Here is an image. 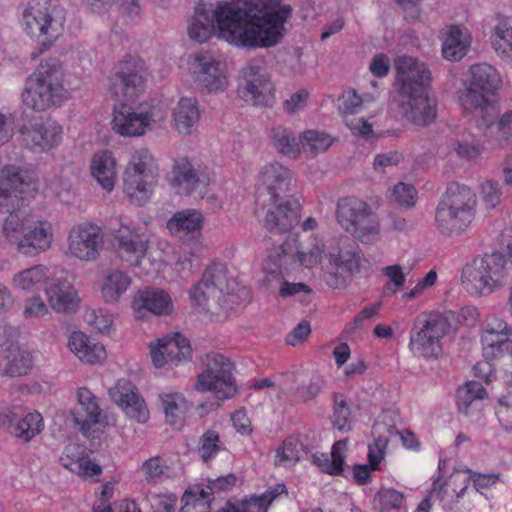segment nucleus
<instances>
[{
  "instance_id": "6ab92c4d",
  "label": "nucleus",
  "mask_w": 512,
  "mask_h": 512,
  "mask_svg": "<svg viewBox=\"0 0 512 512\" xmlns=\"http://www.w3.org/2000/svg\"><path fill=\"white\" fill-rule=\"evenodd\" d=\"M103 244L100 227L90 223L78 225L69 234L70 254L80 260H95Z\"/></svg>"
},
{
  "instance_id": "1a4fd4ad",
  "label": "nucleus",
  "mask_w": 512,
  "mask_h": 512,
  "mask_svg": "<svg viewBox=\"0 0 512 512\" xmlns=\"http://www.w3.org/2000/svg\"><path fill=\"white\" fill-rule=\"evenodd\" d=\"M508 276L509 267L505 256L494 252L476 258L472 265H466L461 279L470 294L482 295L502 288L507 283Z\"/></svg>"
},
{
  "instance_id": "f3484780",
  "label": "nucleus",
  "mask_w": 512,
  "mask_h": 512,
  "mask_svg": "<svg viewBox=\"0 0 512 512\" xmlns=\"http://www.w3.org/2000/svg\"><path fill=\"white\" fill-rule=\"evenodd\" d=\"M210 183L208 174L200 165H195L187 158L177 159L170 177L171 187L181 195H194L204 198Z\"/></svg>"
},
{
  "instance_id": "f8f14e48",
  "label": "nucleus",
  "mask_w": 512,
  "mask_h": 512,
  "mask_svg": "<svg viewBox=\"0 0 512 512\" xmlns=\"http://www.w3.org/2000/svg\"><path fill=\"white\" fill-rule=\"evenodd\" d=\"M294 260V245L284 241L274 252L270 253L263 264L266 273L264 282L270 288L279 286V295L288 298L299 293L309 294L311 289L304 283H290L284 280L288 265Z\"/></svg>"
},
{
  "instance_id": "ddd939ff",
  "label": "nucleus",
  "mask_w": 512,
  "mask_h": 512,
  "mask_svg": "<svg viewBox=\"0 0 512 512\" xmlns=\"http://www.w3.org/2000/svg\"><path fill=\"white\" fill-rule=\"evenodd\" d=\"M272 83L263 58L250 60L240 71L239 95L253 105L266 106L272 98Z\"/></svg>"
},
{
  "instance_id": "4be33fe9",
  "label": "nucleus",
  "mask_w": 512,
  "mask_h": 512,
  "mask_svg": "<svg viewBox=\"0 0 512 512\" xmlns=\"http://www.w3.org/2000/svg\"><path fill=\"white\" fill-rule=\"evenodd\" d=\"M195 83L208 92H217L226 87V76L217 62L209 54H198L189 63Z\"/></svg>"
},
{
  "instance_id": "bf43d9fd",
  "label": "nucleus",
  "mask_w": 512,
  "mask_h": 512,
  "mask_svg": "<svg viewBox=\"0 0 512 512\" xmlns=\"http://www.w3.org/2000/svg\"><path fill=\"white\" fill-rule=\"evenodd\" d=\"M382 274L388 278V283L384 286L383 290L385 296L396 294L406 282V275L399 264L382 268Z\"/></svg>"
},
{
  "instance_id": "f704fd0d",
  "label": "nucleus",
  "mask_w": 512,
  "mask_h": 512,
  "mask_svg": "<svg viewBox=\"0 0 512 512\" xmlns=\"http://www.w3.org/2000/svg\"><path fill=\"white\" fill-rule=\"evenodd\" d=\"M172 116L179 133L191 134L200 120L198 101L195 98L182 97L174 107Z\"/></svg>"
},
{
  "instance_id": "c03bdc74",
  "label": "nucleus",
  "mask_w": 512,
  "mask_h": 512,
  "mask_svg": "<svg viewBox=\"0 0 512 512\" xmlns=\"http://www.w3.org/2000/svg\"><path fill=\"white\" fill-rule=\"evenodd\" d=\"M82 3L92 13L100 15L107 13L114 4H117L119 13L130 20L140 15L138 0H82Z\"/></svg>"
},
{
  "instance_id": "2f4dec72",
  "label": "nucleus",
  "mask_w": 512,
  "mask_h": 512,
  "mask_svg": "<svg viewBox=\"0 0 512 512\" xmlns=\"http://www.w3.org/2000/svg\"><path fill=\"white\" fill-rule=\"evenodd\" d=\"M45 293L50 306L56 312H72L78 306L77 291L65 279H58L46 286Z\"/></svg>"
},
{
  "instance_id": "ea45409f",
  "label": "nucleus",
  "mask_w": 512,
  "mask_h": 512,
  "mask_svg": "<svg viewBox=\"0 0 512 512\" xmlns=\"http://www.w3.org/2000/svg\"><path fill=\"white\" fill-rule=\"evenodd\" d=\"M470 47V39L467 33L458 26L448 27L442 43V55L449 61H459Z\"/></svg>"
},
{
  "instance_id": "5fc2aeb1",
  "label": "nucleus",
  "mask_w": 512,
  "mask_h": 512,
  "mask_svg": "<svg viewBox=\"0 0 512 512\" xmlns=\"http://www.w3.org/2000/svg\"><path fill=\"white\" fill-rule=\"evenodd\" d=\"M299 381V385L295 388V394L304 402L317 397L324 384L323 377L317 372L301 373Z\"/></svg>"
},
{
  "instance_id": "69168bd1",
  "label": "nucleus",
  "mask_w": 512,
  "mask_h": 512,
  "mask_svg": "<svg viewBox=\"0 0 512 512\" xmlns=\"http://www.w3.org/2000/svg\"><path fill=\"white\" fill-rule=\"evenodd\" d=\"M85 319L89 325L100 333L108 331L112 325V316L102 310L87 311Z\"/></svg>"
},
{
  "instance_id": "79ce46f5",
  "label": "nucleus",
  "mask_w": 512,
  "mask_h": 512,
  "mask_svg": "<svg viewBox=\"0 0 512 512\" xmlns=\"http://www.w3.org/2000/svg\"><path fill=\"white\" fill-rule=\"evenodd\" d=\"M7 213L8 215L5 217L2 224L1 234L6 242L13 246L16 252H19V241L23 238L26 224H28L30 218L24 215V213L19 210V207Z\"/></svg>"
},
{
  "instance_id": "6e6552de",
  "label": "nucleus",
  "mask_w": 512,
  "mask_h": 512,
  "mask_svg": "<svg viewBox=\"0 0 512 512\" xmlns=\"http://www.w3.org/2000/svg\"><path fill=\"white\" fill-rule=\"evenodd\" d=\"M66 10L60 0H33L22 13L24 31L49 49L63 33Z\"/></svg>"
},
{
  "instance_id": "5701e85b",
  "label": "nucleus",
  "mask_w": 512,
  "mask_h": 512,
  "mask_svg": "<svg viewBox=\"0 0 512 512\" xmlns=\"http://www.w3.org/2000/svg\"><path fill=\"white\" fill-rule=\"evenodd\" d=\"M109 396L125 411L129 418L136 420L138 423L148 421L149 411L131 381L120 379L114 387L109 389Z\"/></svg>"
},
{
  "instance_id": "09e8293b",
  "label": "nucleus",
  "mask_w": 512,
  "mask_h": 512,
  "mask_svg": "<svg viewBox=\"0 0 512 512\" xmlns=\"http://www.w3.org/2000/svg\"><path fill=\"white\" fill-rule=\"evenodd\" d=\"M159 398L167 423L172 426L180 424L187 409V402L182 394L167 392L160 394Z\"/></svg>"
},
{
  "instance_id": "4c0bfd02",
  "label": "nucleus",
  "mask_w": 512,
  "mask_h": 512,
  "mask_svg": "<svg viewBox=\"0 0 512 512\" xmlns=\"http://www.w3.org/2000/svg\"><path fill=\"white\" fill-rule=\"evenodd\" d=\"M91 174L103 189L111 191L116 180V163L110 151L94 154L91 161Z\"/></svg>"
},
{
  "instance_id": "a878e982",
  "label": "nucleus",
  "mask_w": 512,
  "mask_h": 512,
  "mask_svg": "<svg viewBox=\"0 0 512 512\" xmlns=\"http://www.w3.org/2000/svg\"><path fill=\"white\" fill-rule=\"evenodd\" d=\"M21 133L33 150L46 152L60 144L63 131L56 121L46 119L35 122L30 127H24Z\"/></svg>"
},
{
  "instance_id": "cd10ccee",
  "label": "nucleus",
  "mask_w": 512,
  "mask_h": 512,
  "mask_svg": "<svg viewBox=\"0 0 512 512\" xmlns=\"http://www.w3.org/2000/svg\"><path fill=\"white\" fill-rule=\"evenodd\" d=\"M53 239L52 226L48 221L29 219L21 238L20 254L34 256L50 248Z\"/></svg>"
},
{
  "instance_id": "393cba45",
  "label": "nucleus",
  "mask_w": 512,
  "mask_h": 512,
  "mask_svg": "<svg viewBox=\"0 0 512 512\" xmlns=\"http://www.w3.org/2000/svg\"><path fill=\"white\" fill-rule=\"evenodd\" d=\"M152 122L147 112H136L127 104L115 105L113 109V130L122 136H141Z\"/></svg>"
},
{
  "instance_id": "4d7b16f0",
  "label": "nucleus",
  "mask_w": 512,
  "mask_h": 512,
  "mask_svg": "<svg viewBox=\"0 0 512 512\" xmlns=\"http://www.w3.org/2000/svg\"><path fill=\"white\" fill-rule=\"evenodd\" d=\"M380 512H390L399 510L404 504V495L402 492L393 488H381L374 497Z\"/></svg>"
},
{
  "instance_id": "338daca9",
  "label": "nucleus",
  "mask_w": 512,
  "mask_h": 512,
  "mask_svg": "<svg viewBox=\"0 0 512 512\" xmlns=\"http://www.w3.org/2000/svg\"><path fill=\"white\" fill-rule=\"evenodd\" d=\"M481 193L487 208L493 209L500 203L502 192L497 181L487 180L484 182Z\"/></svg>"
},
{
  "instance_id": "dca6fc26",
  "label": "nucleus",
  "mask_w": 512,
  "mask_h": 512,
  "mask_svg": "<svg viewBox=\"0 0 512 512\" xmlns=\"http://www.w3.org/2000/svg\"><path fill=\"white\" fill-rule=\"evenodd\" d=\"M109 94L118 101L133 100L145 89L141 69L135 61H122L108 77Z\"/></svg>"
},
{
  "instance_id": "aec40b11",
  "label": "nucleus",
  "mask_w": 512,
  "mask_h": 512,
  "mask_svg": "<svg viewBox=\"0 0 512 512\" xmlns=\"http://www.w3.org/2000/svg\"><path fill=\"white\" fill-rule=\"evenodd\" d=\"M148 244V236L134 225H121L114 236L118 255L134 266L146 255Z\"/></svg>"
},
{
  "instance_id": "f03ea898",
  "label": "nucleus",
  "mask_w": 512,
  "mask_h": 512,
  "mask_svg": "<svg viewBox=\"0 0 512 512\" xmlns=\"http://www.w3.org/2000/svg\"><path fill=\"white\" fill-rule=\"evenodd\" d=\"M291 180V171L278 162L259 172L257 199L268 206L264 225L273 233L288 232L299 222L300 204L288 195Z\"/></svg>"
},
{
  "instance_id": "473e14b6",
  "label": "nucleus",
  "mask_w": 512,
  "mask_h": 512,
  "mask_svg": "<svg viewBox=\"0 0 512 512\" xmlns=\"http://www.w3.org/2000/svg\"><path fill=\"white\" fill-rule=\"evenodd\" d=\"M203 224V215L194 209H187L175 213L167 222L168 230L179 238L190 236L191 240L200 235Z\"/></svg>"
},
{
  "instance_id": "72a5a7b5",
  "label": "nucleus",
  "mask_w": 512,
  "mask_h": 512,
  "mask_svg": "<svg viewBox=\"0 0 512 512\" xmlns=\"http://www.w3.org/2000/svg\"><path fill=\"white\" fill-rule=\"evenodd\" d=\"M68 346L80 361L95 364L106 357V351L102 344L90 339L83 332H73L68 341Z\"/></svg>"
},
{
  "instance_id": "39448f33",
  "label": "nucleus",
  "mask_w": 512,
  "mask_h": 512,
  "mask_svg": "<svg viewBox=\"0 0 512 512\" xmlns=\"http://www.w3.org/2000/svg\"><path fill=\"white\" fill-rule=\"evenodd\" d=\"M21 96L23 104L37 112L62 105L68 99L69 92L64 86L60 61L49 58L41 62L26 79Z\"/></svg>"
},
{
  "instance_id": "680f3d73",
  "label": "nucleus",
  "mask_w": 512,
  "mask_h": 512,
  "mask_svg": "<svg viewBox=\"0 0 512 512\" xmlns=\"http://www.w3.org/2000/svg\"><path fill=\"white\" fill-rule=\"evenodd\" d=\"M496 415L501 426L506 431H512V395H505L498 399Z\"/></svg>"
},
{
  "instance_id": "412c9836",
  "label": "nucleus",
  "mask_w": 512,
  "mask_h": 512,
  "mask_svg": "<svg viewBox=\"0 0 512 512\" xmlns=\"http://www.w3.org/2000/svg\"><path fill=\"white\" fill-rule=\"evenodd\" d=\"M192 349L186 337L176 332L172 336L158 340L155 347H151V359L155 367L161 368L166 364L179 365L189 361Z\"/></svg>"
},
{
  "instance_id": "de8ad7c7",
  "label": "nucleus",
  "mask_w": 512,
  "mask_h": 512,
  "mask_svg": "<svg viewBox=\"0 0 512 512\" xmlns=\"http://www.w3.org/2000/svg\"><path fill=\"white\" fill-rule=\"evenodd\" d=\"M126 170L141 172L145 180H157L158 166L153 155L146 148L135 150Z\"/></svg>"
},
{
  "instance_id": "e433bc0d",
  "label": "nucleus",
  "mask_w": 512,
  "mask_h": 512,
  "mask_svg": "<svg viewBox=\"0 0 512 512\" xmlns=\"http://www.w3.org/2000/svg\"><path fill=\"white\" fill-rule=\"evenodd\" d=\"M34 364L32 353L19 344L9 348L3 356V371L9 377L27 375Z\"/></svg>"
},
{
  "instance_id": "49530a36",
  "label": "nucleus",
  "mask_w": 512,
  "mask_h": 512,
  "mask_svg": "<svg viewBox=\"0 0 512 512\" xmlns=\"http://www.w3.org/2000/svg\"><path fill=\"white\" fill-rule=\"evenodd\" d=\"M47 273L48 269L45 266L36 265L15 274L11 283L17 289L31 291L46 283Z\"/></svg>"
},
{
  "instance_id": "bb28decb",
  "label": "nucleus",
  "mask_w": 512,
  "mask_h": 512,
  "mask_svg": "<svg viewBox=\"0 0 512 512\" xmlns=\"http://www.w3.org/2000/svg\"><path fill=\"white\" fill-rule=\"evenodd\" d=\"M512 335V329L503 319L489 317L482 330L481 343L486 359H493L503 354Z\"/></svg>"
},
{
  "instance_id": "2eb2a0df",
  "label": "nucleus",
  "mask_w": 512,
  "mask_h": 512,
  "mask_svg": "<svg viewBox=\"0 0 512 512\" xmlns=\"http://www.w3.org/2000/svg\"><path fill=\"white\" fill-rule=\"evenodd\" d=\"M36 191V185L28 171L5 165L0 169V213L18 208L25 194Z\"/></svg>"
},
{
  "instance_id": "f257e3e1",
  "label": "nucleus",
  "mask_w": 512,
  "mask_h": 512,
  "mask_svg": "<svg viewBox=\"0 0 512 512\" xmlns=\"http://www.w3.org/2000/svg\"><path fill=\"white\" fill-rule=\"evenodd\" d=\"M292 7L282 0H230L199 4L188 26L190 38L204 43L215 28L226 42L237 47H271L286 33Z\"/></svg>"
},
{
  "instance_id": "c9c22d12",
  "label": "nucleus",
  "mask_w": 512,
  "mask_h": 512,
  "mask_svg": "<svg viewBox=\"0 0 512 512\" xmlns=\"http://www.w3.org/2000/svg\"><path fill=\"white\" fill-rule=\"evenodd\" d=\"M286 492L284 484H276L259 496H252L239 505L227 502L222 512H267L269 505L281 494Z\"/></svg>"
},
{
  "instance_id": "a211bd4d",
  "label": "nucleus",
  "mask_w": 512,
  "mask_h": 512,
  "mask_svg": "<svg viewBox=\"0 0 512 512\" xmlns=\"http://www.w3.org/2000/svg\"><path fill=\"white\" fill-rule=\"evenodd\" d=\"M386 417L387 415L383 414L381 419L377 420L372 426L374 442L369 445L368 460L373 469H379V464L389 442V436H398L407 449L418 450L420 447L418 439L411 431L400 432L395 426L386 423Z\"/></svg>"
},
{
  "instance_id": "9b49d317",
  "label": "nucleus",
  "mask_w": 512,
  "mask_h": 512,
  "mask_svg": "<svg viewBox=\"0 0 512 512\" xmlns=\"http://www.w3.org/2000/svg\"><path fill=\"white\" fill-rule=\"evenodd\" d=\"M204 370L198 375L195 388L198 391L214 392L218 399H229L238 389L233 377L234 364L229 358L216 352L208 353Z\"/></svg>"
},
{
  "instance_id": "6e6d98bb",
  "label": "nucleus",
  "mask_w": 512,
  "mask_h": 512,
  "mask_svg": "<svg viewBox=\"0 0 512 512\" xmlns=\"http://www.w3.org/2000/svg\"><path fill=\"white\" fill-rule=\"evenodd\" d=\"M223 450L225 446L217 431L209 429L200 436L197 451L203 462L208 463Z\"/></svg>"
},
{
  "instance_id": "58836bf2",
  "label": "nucleus",
  "mask_w": 512,
  "mask_h": 512,
  "mask_svg": "<svg viewBox=\"0 0 512 512\" xmlns=\"http://www.w3.org/2000/svg\"><path fill=\"white\" fill-rule=\"evenodd\" d=\"M123 181L124 192L129 199L137 205H142L150 198L157 180H145L141 172L125 169Z\"/></svg>"
},
{
  "instance_id": "20e7f679",
  "label": "nucleus",
  "mask_w": 512,
  "mask_h": 512,
  "mask_svg": "<svg viewBox=\"0 0 512 512\" xmlns=\"http://www.w3.org/2000/svg\"><path fill=\"white\" fill-rule=\"evenodd\" d=\"M501 85L498 71L487 63H477L469 68V77L457 90V101L462 114L479 128L490 127L499 110L490 95Z\"/></svg>"
},
{
  "instance_id": "0e129e2a",
  "label": "nucleus",
  "mask_w": 512,
  "mask_h": 512,
  "mask_svg": "<svg viewBox=\"0 0 512 512\" xmlns=\"http://www.w3.org/2000/svg\"><path fill=\"white\" fill-rule=\"evenodd\" d=\"M452 150L461 159L473 160L481 155L483 147L476 142L470 143L467 141L462 142L459 140H455L452 143Z\"/></svg>"
},
{
  "instance_id": "a19ab883",
  "label": "nucleus",
  "mask_w": 512,
  "mask_h": 512,
  "mask_svg": "<svg viewBox=\"0 0 512 512\" xmlns=\"http://www.w3.org/2000/svg\"><path fill=\"white\" fill-rule=\"evenodd\" d=\"M347 440L336 441L330 455L315 453L312 462L323 472L329 475H340L343 471Z\"/></svg>"
},
{
  "instance_id": "b1692460",
  "label": "nucleus",
  "mask_w": 512,
  "mask_h": 512,
  "mask_svg": "<svg viewBox=\"0 0 512 512\" xmlns=\"http://www.w3.org/2000/svg\"><path fill=\"white\" fill-rule=\"evenodd\" d=\"M328 259L349 276L369 269L370 265L358 244L348 237L339 239L337 250L329 252Z\"/></svg>"
},
{
  "instance_id": "a18cd8bd",
  "label": "nucleus",
  "mask_w": 512,
  "mask_h": 512,
  "mask_svg": "<svg viewBox=\"0 0 512 512\" xmlns=\"http://www.w3.org/2000/svg\"><path fill=\"white\" fill-rule=\"evenodd\" d=\"M300 150L309 158L325 152L333 143L332 137L321 131L307 130L300 136Z\"/></svg>"
},
{
  "instance_id": "7c9ffc66",
  "label": "nucleus",
  "mask_w": 512,
  "mask_h": 512,
  "mask_svg": "<svg viewBox=\"0 0 512 512\" xmlns=\"http://www.w3.org/2000/svg\"><path fill=\"white\" fill-rule=\"evenodd\" d=\"M488 393L479 381H467L459 386L456 391V405L460 413L474 420H479L483 406V400Z\"/></svg>"
},
{
  "instance_id": "603ef678",
  "label": "nucleus",
  "mask_w": 512,
  "mask_h": 512,
  "mask_svg": "<svg viewBox=\"0 0 512 512\" xmlns=\"http://www.w3.org/2000/svg\"><path fill=\"white\" fill-rule=\"evenodd\" d=\"M131 280L124 272L115 270L109 273L102 286V295L107 302H115L128 289Z\"/></svg>"
},
{
  "instance_id": "774afa93",
  "label": "nucleus",
  "mask_w": 512,
  "mask_h": 512,
  "mask_svg": "<svg viewBox=\"0 0 512 512\" xmlns=\"http://www.w3.org/2000/svg\"><path fill=\"white\" fill-rule=\"evenodd\" d=\"M167 469L164 460L159 457H151L146 460L142 465V471L145 474V477L149 481H156L159 479Z\"/></svg>"
},
{
  "instance_id": "7ed1b4c3",
  "label": "nucleus",
  "mask_w": 512,
  "mask_h": 512,
  "mask_svg": "<svg viewBox=\"0 0 512 512\" xmlns=\"http://www.w3.org/2000/svg\"><path fill=\"white\" fill-rule=\"evenodd\" d=\"M395 69L403 116L414 125L431 124L436 119L437 105L428 96L431 82L429 68L424 62L403 55L395 60Z\"/></svg>"
},
{
  "instance_id": "4468645a",
  "label": "nucleus",
  "mask_w": 512,
  "mask_h": 512,
  "mask_svg": "<svg viewBox=\"0 0 512 512\" xmlns=\"http://www.w3.org/2000/svg\"><path fill=\"white\" fill-rule=\"evenodd\" d=\"M418 330L410 338L411 349L420 356L429 358L437 356L441 351L440 339L451 329L449 319L444 314H430L418 317Z\"/></svg>"
},
{
  "instance_id": "e2e57ef3",
  "label": "nucleus",
  "mask_w": 512,
  "mask_h": 512,
  "mask_svg": "<svg viewBox=\"0 0 512 512\" xmlns=\"http://www.w3.org/2000/svg\"><path fill=\"white\" fill-rule=\"evenodd\" d=\"M211 494L213 493L209 491L208 485L206 487H203L202 485H195L190 487L182 496L181 501L183 506L181 507V511H185L191 502L209 503V496Z\"/></svg>"
},
{
  "instance_id": "0eeeda50",
  "label": "nucleus",
  "mask_w": 512,
  "mask_h": 512,
  "mask_svg": "<svg viewBox=\"0 0 512 512\" xmlns=\"http://www.w3.org/2000/svg\"><path fill=\"white\" fill-rule=\"evenodd\" d=\"M238 287L234 279L228 278L224 264L213 263L190 290V296L195 305L203 310H211L213 306L231 310L239 304V296L235 293Z\"/></svg>"
},
{
  "instance_id": "423d86ee",
  "label": "nucleus",
  "mask_w": 512,
  "mask_h": 512,
  "mask_svg": "<svg viewBox=\"0 0 512 512\" xmlns=\"http://www.w3.org/2000/svg\"><path fill=\"white\" fill-rule=\"evenodd\" d=\"M477 198L466 185L450 184L435 212V224L445 236L465 231L472 223L476 211Z\"/></svg>"
},
{
  "instance_id": "864d4df0",
  "label": "nucleus",
  "mask_w": 512,
  "mask_h": 512,
  "mask_svg": "<svg viewBox=\"0 0 512 512\" xmlns=\"http://www.w3.org/2000/svg\"><path fill=\"white\" fill-rule=\"evenodd\" d=\"M78 448L79 447H77L75 445H69L66 447V449H65L66 458H64V457L61 458L63 466L66 469H68L72 472H76L78 475L85 477V478H88V477L92 478L94 476L100 475L102 472V469L98 464H96L90 460L70 459V455H73L74 450H77Z\"/></svg>"
},
{
  "instance_id": "9d476101",
  "label": "nucleus",
  "mask_w": 512,
  "mask_h": 512,
  "mask_svg": "<svg viewBox=\"0 0 512 512\" xmlns=\"http://www.w3.org/2000/svg\"><path fill=\"white\" fill-rule=\"evenodd\" d=\"M339 225L364 244L374 243L380 234V221L372 207L357 197L340 198L336 206Z\"/></svg>"
},
{
  "instance_id": "052dcab7",
  "label": "nucleus",
  "mask_w": 512,
  "mask_h": 512,
  "mask_svg": "<svg viewBox=\"0 0 512 512\" xmlns=\"http://www.w3.org/2000/svg\"><path fill=\"white\" fill-rule=\"evenodd\" d=\"M417 192L415 188L406 183H398L391 190L392 199L400 206L413 207Z\"/></svg>"
},
{
  "instance_id": "c756f323",
  "label": "nucleus",
  "mask_w": 512,
  "mask_h": 512,
  "mask_svg": "<svg viewBox=\"0 0 512 512\" xmlns=\"http://www.w3.org/2000/svg\"><path fill=\"white\" fill-rule=\"evenodd\" d=\"M77 397L78 407L73 413V419L83 435L89 437L93 425L107 424L106 417L102 415L97 398L89 389L85 387L78 389Z\"/></svg>"
},
{
  "instance_id": "13d9d810",
  "label": "nucleus",
  "mask_w": 512,
  "mask_h": 512,
  "mask_svg": "<svg viewBox=\"0 0 512 512\" xmlns=\"http://www.w3.org/2000/svg\"><path fill=\"white\" fill-rule=\"evenodd\" d=\"M302 444L297 439L287 438L283 446L277 450L275 464L288 467L297 463L301 458Z\"/></svg>"
},
{
  "instance_id": "8fccbe9b",
  "label": "nucleus",
  "mask_w": 512,
  "mask_h": 512,
  "mask_svg": "<svg viewBox=\"0 0 512 512\" xmlns=\"http://www.w3.org/2000/svg\"><path fill=\"white\" fill-rule=\"evenodd\" d=\"M44 429V421L39 412H29L19 419L13 427L15 437L29 442Z\"/></svg>"
},
{
  "instance_id": "37998d69",
  "label": "nucleus",
  "mask_w": 512,
  "mask_h": 512,
  "mask_svg": "<svg viewBox=\"0 0 512 512\" xmlns=\"http://www.w3.org/2000/svg\"><path fill=\"white\" fill-rule=\"evenodd\" d=\"M269 138L272 146L280 154L292 159H296L300 154V137L283 126H276L270 130Z\"/></svg>"
},
{
  "instance_id": "c85d7f7f",
  "label": "nucleus",
  "mask_w": 512,
  "mask_h": 512,
  "mask_svg": "<svg viewBox=\"0 0 512 512\" xmlns=\"http://www.w3.org/2000/svg\"><path fill=\"white\" fill-rule=\"evenodd\" d=\"M135 318L142 319L146 313L153 315H166L172 311L173 304L170 295L156 288L139 290L132 304Z\"/></svg>"
},
{
  "instance_id": "3c124183",
  "label": "nucleus",
  "mask_w": 512,
  "mask_h": 512,
  "mask_svg": "<svg viewBox=\"0 0 512 512\" xmlns=\"http://www.w3.org/2000/svg\"><path fill=\"white\" fill-rule=\"evenodd\" d=\"M493 47L497 55L506 62H512V27L505 20L494 27Z\"/></svg>"
}]
</instances>
